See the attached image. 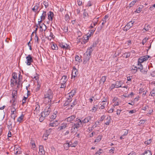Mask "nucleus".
<instances>
[{"mask_svg":"<svg viewBox=\"0 0 155 155\" xmlns=\"http://www.w3.org/2000/svg\"><path fill=\"white\" fill-rule=\"evenodd\" d=\"M53 97V92L50 89H49L47 91L45 92L44 96V102L45 104L51 105Z\"/></svg>","mask_w":155,"mask_h":155,"instance_id":"nucleus-1","label":"nucleus"},{"mask_svg":"<svg viewBox=\"0 0 155 155\" xmlns=\"http://www.w3.org/2000/svg\"><path fill=\"white\" fill-rule=\"evenodd\" d=\"M51 111L50 106L48 107H46L43 112H41V116L40 117L39 120L41 122L45 118L48 116L50 114Z\"/></svg>","mask_w":155,"mask_h":155,"instance_id":"nucleus-2","label":"nucleus"},{"mask_svg":"<svg viewBox=\"0 0 155 155\" xmlns=\"http://www.w3.org/2000/svg\"><path fill=\"white\" fill-rule=\"evenodd\" d=\"M92 50L87 49L86 52L84 54L83 58V63L85 64L88 61L91 57V54L92 53Z\"/></svg>","mask_w":155,"mask_h":155,"instance_id":"nucleus-3","label":"nucleus"},{"mask_svg":"<svg viewBox=\"0 0 155 155\" xmlns=\"http://www.w3.org/2000/svg\"><path fill=\"white\" fill-rule=\"evenodd\" d=\"M76 128L78 129L79 128V127L82 125V122L81 120L79 119H78L77 118L76 120V122L74 123V124H73Z\"/></svg>","mask_w":155,"mask_h":155,"instance_id":"nucleus-4","label":"nucleus"},{"mask_svg":"<svg viewBox=\"0 0 155 155\" xmlns=\"http://www.w3.org/2000/svg\"><path fill=\"white\" fill-rule=\"evenodd\" d=\"M26 63L28 65H30L31 63L33 61V60L32 57L30 55H28L26 57Z\"/></svg>","mask_w":155,"mask_h":155,"instance_id":"nucleus-5","label":"nucleus"},{"mask_svg":"<svg viewBox=\"0 0 155 155\" xmlns=\"http://www.w3.org/2000/svg\"><path fill=\"white\" fill-rule=\"evenodd\" d=\"M35 108L34 110V114L36 115L38 114L40 112V106L38 102L35 103Z\"/></svg>","mask_w":155,"mask_h":155,"instance_id":"nucleus-6","label":"nucleus"},{"mask_svg":"<svg viewBox=\"0 0 155 155\" xmlns=\"http://www.w3.org/2000/svg\"><path fill=\"white\" fill-rule=\"evenodd\" d=\"M134 21H131L128 23L125 27V29L126 31L129 30L133 25V24L134 23Z\"/></svg>","mask_w":155,"mask_h":155,"instance_id":"nucleus-7","label":"nucleus"},{"mask_svg":"<svg viewBox=\"0 0 155 155\" xmlns=\"http://www.w3.org/2000/svg\"><path fill=\"white\" fill-rule=\"evenodd\" d=\"M92 117L91 116H89L85 117L83 120L81 121L82 125L83 124L89 122L91 120Z\"/></svg>","mask_w":155,"mask_h":155,"instance_id":"nucleus-8","label":"nucleus"},{"mask_svg":"<svg viewBox=\"0 0 155 155\" xmlns=\"http://www.w3.org/2000/svg\"><path fill=\"white\" fill-rule=\"evenodd\" d=\"M76 91L75 90H72L68 94V96L69 97L68 99V101L69 102H70L71 101V99L72 97H73Z\"/></svg>","mask_w":155,"mask_h":155,"instance_id":"nucleus-9","label":"nucleus"},{"mask_svg":"<svg viewBox=\"0 0 155 155\" xmlns=\"http://www.w3.org/2000/svg\"><path fill=\"white\" fill-rule=\"evenodd\" d=\"M78 74V71L75 68V67H74L73 68V69L72 71V79H73V77L75 78L76 76H77Z\"/></svg>","mask_w":155,"mask_h":155,"instance_id":"nucleus-10","label":"nucleus"},{"mask_svg":"<svg viewBox=\"0 0 155 155\" xmlns=\"http://www.w3.org/2000/svg\"><path fill=\"white\" fill-rule=\"evenodd\" d=\"M60 47L64 49H68L69 48V45L64 43H61L59 44Z\"/></svg>","mask_w":155,"mask_h":155,"instance_id":"nucleus-11","label":"nucleus"},{"mask_svg":"<svg viewBox=\"0 0 155 155\" xmlns=\"http://www.w3.org/2000/svg\"><path fill=\"white\" fill-rule=\"evenodd\" d=\"M69 124L66 123H63L61 124V126L59 127L60 128V130H61L64 129L68 126Z\"/></svg>","mask_w":155,"mask_h":155,"instance_id":"nucleus-12","label":"nucleus"},{"mask_svg":"<svg viewBox=\"0 0 155 155\" xmlns=\"http://www.w3.org/2000/svg\"><path fill=\"white\" fill-rule=\"evenodd\" d=\"M123 132L124 134L120 137V139L121 140L124 139L125 138V136H126L128 134V130L124 129V130Z\"/></svg>","mask_w":155,"mask_h":155,"instance_id":"nucleus-13","label":"nucleus"},{"mask_svg":"<svg viewBox=\"0 0 155 155\" xmlns=\"http://www.w3.org/2000/svg\"><path fill=\"white\" fill-rule=\"evenodd\" d=\"M48 19L49 21H52L53 20V17L54 15V14L53 12L50 11L48 13Z\"/></svg>","mask_w":155,"mask_h":155,"instance_id":"nucleus-14","label":"nucleus"},{"mask_svg":"<svg viewBox=\"0 0 155 155\" xmlns=\"http://www.w3.org/2000/svg\"><path fill=\"white\" fill-rule=\"evenodd\" d=\"M39 153L41 155L45 154V150L43 146L41 145L39 146Z\"/></svg>","mask_w":155,"mask_h":155,"instance_id":"nucleus-15","label":"nucleus"},{"mask_svg":"<svg viewBox=\"0 0 155 155\" xmlns=\"http://www.w3.org/2000/svg\"><path fill=\"white\" fill-rule=\"evenodd\" d=\"M14 121L11 119L8 120V121L7 123V124L8 125V128H12V122Z\"/></svg>","mask_w":155,"mask_h":155,"instance_id":"nucleus-16","label":"nucleus"},{"mask_svg":"<svg viewBox=\"0 0 155 155\" xmlns=\"http://www.w3.org/2000/svg\"><path fill=\"white\" fill-rule=\"evenodd\" d=\"M75 116L74 115H72L66 118L65 120H67L68 122H71L75 119Z\"/></svg>","mask_w":155,"mask_h":155,"instance_id":"nucleus-17","label":"nucleus"},{"mask_svg":"<svg viewBox=\"0 0 155 155\" xmlns=\"http://www.w3.org/2000/svg\"><path fill=\"white\" fill-rule=\"evenodd\" d=\"M59 124L57 120H55L52 123H50L49 126L52 127H56Z\"/></svg>","mask_w":155,"mask_h":155,"instance_id":"nucleus-18","label":"nucleus"},{"mask_svg":"<svg viewBox=\"0 0 155 155\" xmlns=\"http://www.w3.org/2000/svg\"><path fill=\"white\" fill-rule=\"evenodd\" d=\"M123 82L121 81H117L115 83L116 87L118 88L121 87Z\"/></svg>","mask_w":155,"mask_h":155,"instance_id":"nucleus-19","label":"nucleus"},{"mask_svg":"<svg viewBox=\"0 0 155 155\" xmlns=\"http://www.w3.org/2000/svg\"><path fill=\"white\" fill-rule=\"evenodd\" d=\"M144 7L143 5H140L138 8L134 12L138 13H140L142 9Z\"/></svg>","mask_w":155,"mask_h":155,"instance_id":"nucleus-20","label":"nucleus"},{"mask_svg":"<svg viewBox=\"0 0 155 155\" xmlns=\"http://www.w3.org/2000/svg\"><path fill=\"white\" fill-rule=\"evenodd\" d=\"M17 83L16 79H11V85L12 87L15 86Z\"/></svg>","mask_w":155,"mask_h":155,"instance_id":"nucleus-21","label":"nucleus"},{"mask_svg":"<svg viewBox=\"0 0 155 155\" xmlns=\"http://www.w3.org/2000/svg\"><path fill=\"white\" fill-rule=\"evenodd\" d=\"M47 15L46 12L45 11H43L40 17L41 19V20H44L45 19Z\"/></svg>","mask_w":155,"mask_h":155,"instance_id":"nucleus-22","label":"nucleus"},{"mask_svg":"<svg viewBox=\"0 0 155 155\" xmlns=\"http://www.w3.org/2000/svg\"><path fill=\"white\" fill-rule=\"evenodd\" d=\"M140 0H133L129 5V7L130 8L133 6L136 2L139 1Z\"/></svg>","mask_w":155,"mask_h":155,"instance_id":"nucleus-23","label":"nucleus"},{"mask_svg":"<svg viewBox=\"0 0 155 155\" xmlns=\"http://www.w3.org/2000/svg\"><path fill=\"white\" fill-rule=\"evenodd\" d=\"M67 76L65 75L63 76L60 82L63 83H65L67 80H66Z\"/></svg>","mask_w":155,"mask_h":155,"instance_id":"nucleus-24","label":"nucleus"},{"mask_svg":"<svg viewBox=\"0 0 155 155\" xmlns=\"http://www.w3.org/2000/svg\"><path fill=\"white\" fill-rule=\"evenodd\" d=\"M39 8L38 5L36 4L34 7L32 8V11L36 12L38 10Z\"/></svg>","mask_w":155,"mask_h":155,"instance_id":"nucleus-25","label":"nucleus"},{"mask_svg":"<svg viewBox=\"0 0 155 155\" xmlns=\"http://www.w3.org/2000/svg\"><path fill=\"white\" fill-rule=\"evenodd\" d=\"M106 119L107 120H108L106 122H105V124L107 125H109L110 124L111 122L110 120H111V118L110 116H109L107 117Z\"/></svg>","mask_w":155,"mask_h":155,"instance_id":"nucleus-26","label":"nucleus"},{"mask_svg":"<svg viewBox=\"0 0 155 155\" xmlns=\"http://www.w3.org/2000/svg\"><path fill=\"white\" fill-rule=\"evenodd\" d=\"M151 151L149 150H147L144 151V153L140 155H151Z\"/></svg>","mask_w":155,"mask_h":155,"instance_id":"nucleus-27","label":"nucleus"},{"mask_svg":"<svg viewBox=\"0 0 155 155\" xmlns=\"http://www.w3.org/2000/svg\"><path fill=\"white\" fill-rule=\"evenodd\" d=\"M64 149L66 150H68V149L69 147H70V143L67 142L66 143H64Z\"/></svg>","mask_w":155,"mask_h":155,"instance_id":"nucleus-28","label":"nucleus"},{"mask_svg":"<svg viewBox=\"0 0 155 155\" xmlns=\"http://www.w3.org/2000/svg\"><path fill=\"white\" fill-rule=\"evenodd\" d=\"M108 16L106 15L104 16V17L102 19V21L103 22L102 23V25H103L106 22V19L108 18Z\"/></svg>","mask_w":155,"mask_h":155,"instance_id":"nucleus-29","label":"nucleus"},{"mask_svg":"<svg viewBox=\"0 0 155 155\" xmlns=\"http://www.w3.org/2000/svg\"><path fill=\"white\" fill-rule=\"evenodd\" d=\"M77 131H78V129L76 128L72 124L71 127V133H74Z\"/></svg>","mask_w":155,"mask_h":155,"instance_id":"nucleus-30","label":"nucleus"},{"mask_svg":"<svg viewBox=\"0 0 155 155\" xmlns=\"http://www.w3.org/2000/svg\"><path fill=\"white\" fill-rule=\"evenodd\" d=\"M102 138V136L101 135H99L96 139L94 141V142H98L101 141Z\"/></svg>","mask_w":155,"mask_h":155,"instance_id":"nucleus-31","label":"nucleus"},{"mask_svg":"<svg viewBox=\"0 0 155 155\" xmlns=\"http://www.w3.org/2000/svg\"><path fill=\"white\" fill-rule=\"evenodd\" d=\"M17 94V91L16 90H14L12 92V98L15 99V97L16 96Z\"/></svg>","mask_w":155,"mask_h":155,"instance_id":"nucleus-32","label":"nucleus"},{"mask_svg":"<svg viewBox=\"0 0 155 155\" xmlns=\"http://www.w3.org/2000/svg\"><path fill=\"white\" fill-rule=\"evenodd\" d=\"M106 79V77L105 76H103L100 79V83H103L104 84L105 82Z\"/></svg>","mask_w":155,"mask_h":155,"instance_id":"nucleus-33","label":"nucleus"},{"mask_svg":"<svg viewBox=\"0 0 155 155\" xmlns=\"http://www.w3.org/2000/svg\"><path fill=\"white\" fill-rule=\"evenodd\" d=\"M24 116L23 114H22L20 117H19L17 119V121L21 123L23 119Z\"/></svg>","mask_w":155,"mask_h":155,"instance_id":"nucleus-34","label":"nucleus"},{"mask_svg":"<svg viewBox=\"0 0 155 155\" xmlns=\"http://www.w3.org/2000/svg\"><path fill=\"white\" fill-rule=\"evenodd\" d=\"M69 143H70V146L71 147H75L77 145V142L76 141L74 142L73 143H72V142Z\"/></svg>","mask_w":155,"mask_h":155,"instance_id":"nucleus-35","label":"nucleus"},{"mask_svg":"<svg viewBox=\"0 0 155 155\" xmlns=\"http://www.w3.org/2000/svg\"><path fill=\"white\" fill-rule=\"evenodd\" d=\"M98 108V105H94L92 109V111H96Z\"/></svg>","mask_w":155,"mask_h":155,"instance_id":"nucleus-36","label":"nucleus"},{"mask_svg":"<svg viewBox=\"0 0 155 155\" xmlns=\"http://www.w3.org/2000/svg\"><path fill=\"white\" fill-rule=\"evenodd\" d=\"M52 49L53 50H57L58 49V47L57 45L56 44H53L51 46Z\"/></svg>","mask_w":155,"mask_h":155,"instance_id":"nucleus-37","label":"nucleus"},{"mask_svg":"<svg viewBox=\"0 0 155 155\" xmlns=\"http://www.w3.org/2000/svg\"><path fill=\"white\" fill-rule=\"evenodd\" d=\"M77 104V101L76 99H75L73 102V103H72V104L71 105V108L72 107H73L75 105H76Z\"/></svg>","mask_w":155,"mask_h":155,"instance_id":"nucleus-38","label":"nucleus"},{"mask_svg":"<svg viewBox=\"0 0 155 155\" xmlns=\"http://www.w3.org/2000/svg\"><path fill=\"white\" fill-rule=\"evenodd\" d=\"M145 61L143 59V57H141L138 60V63H140L141 64L142 62H143V61Z\"/></svg>","mask_w":155,"mask_h":155,"instance_id":"nucleus-39","label":"nucleus"},{"mask_svg":"<svg viewBox=\"0 0 155 155\" xmlns=\"http://www.w3.org/2000/svg\"><path fill=\"white\" fill-rule=\"evenodd\" d=\"M96 46V45L95 44V43H94L92 45H91V46L89 48H88L87 49H90V50H91V49L92 52L93 50V48L94 47H95Z\"/></svg>","mask_w":155,"mask_h":155,"instance_id":"nucleus-40","label":"nucleus"},{"mask_svg":"<svg viewBox=\"0 0 155 155\" xmlns=\"http://www.w3.org/2000/svg\"><path fill=\"white\" fill-rule=\"evenodd\" d=\"M76 61H78L79 62H80L81 60V58L79 56L77 55L75 58Z\"/></svg>","mask_w":155,"mask_h":155,"instance_id":"nucleus-41","label":"nucleus"},{"mask_svg":"<svg viewBox=\"0 0 155 155\" xmlns=\"http://www.w3.org/2000/svg\"><path fill=\"white\" fill-rule=\"evenodd\" d=\"M65 20L66 21L68 22L69 20V17L68 14H66L65 15Z\"/></svg>","mask_w":155,"mask_h":155,"instance_id":"nucleus-42","label":"nucleus"},{"mask_svg":"<svg viewBox=\"0 0 155 155\" xmlns=\"http://www.w3.org/2000/svg\"><path fill=\"white\" fill-rule=\"evenodd\" d=\"M12 78L13 79H17V74L15 72H14L12 74Z\"/></svg>","mask_w":155,"mask_h":155,"instance_id":"nucleus-43","label":"nucleus"},{"mask_svg":"<svg viewBox=\"0 0 155 155\" xmlns=\"http://www.w3.org/2000/svg\"><path fill=\"white\" fill-rule=\"evenodd\" d=\"M137 65L138 66V67H137V68L140 69V70L143 68V66L141 64L138 63Z\"/></svg>","mask_w":155,"mask_h":155,"instance_id":"nucleus-44","label":"nucleus"},{"mask_svg":"<svg viewBox=\"0 0 155 155\" xmlns=\"http://www.w3.org/2000/svg\"><path fill=\"white\" fill-rule=\"evenodd\" d=\"M16 116L15 114H11V120H12L14 121H15V118Z\"/></svg>","mask_w":155,"mask_h":155,"instance_id":"nucleus-45","label":"nucleus"},{"mask_svg":"<svg viewBox=\"0 0 155 155\" xmlns=\"http://www.w3.org/2000/svg\"><path fill=\"white\" fill-rule=\"evenodd\" d=\"M140 72L143 74H146L147 73V70L145 69H142L140 70Z\"/></svg>","mask_w":155,"mask_h":155,"instance_id":"nucleus-46","label":"nucleus"},{"mask_svg":"<svg viewBox=\"0 0 155 155\" xmlns=\"http://www.w3.org/2000/svg\"><path fill=\"white\" fill-rule=\"evenodd\" d=\"M98 108L100 109H103L105 107V106H104L103 105H102V104H98Z\"/></svg>","mask_w":155,"mask_h":155,"instance_id":"nucleus-47","label":"nucleus"},{"mask_svg":"<svg viewBox=\"0 0 155 155\" xmlns=\"http://www.w3.org/2000/svg\"><path fill=\"white\" fill-rule=\"evenodd\" d=\"M63 31L65 32H67L68 31V28L66 26H62ZM63 29V28H62Z\"/></svg>","mask_w":155,"mask_h":155,"instance_id":"nucleus-48","label":"nucleus"},{"mask_svg":"<svg viewBox=\"0 0 155 155\" xmlns=\"http://www.w3.org/2000/svg\"><path fill=\"white\" fill-rule=\"evenodd\" d=\"M149 28H150V25H145L144 29L146 31H148L149 30Z\"/></svg>","mask_w":155,"mask_h":155,"instance_id":"nucleus-49","label":"nucleus"},{"mask_svg":"<svg viewBox=\"0 0 155 155\" xmlns=\"http://www.w3.org/2000/svg\"><path fill=\"white\" fill-rule=\"evenodd\" d=\"M35 40L36 41L37 43H39V38L38 36L36 35V34H35Z\"/></svg>","mask_w":155,"mask_h":155,"instance_id":"nucleus-50","label":"nucleus"},{"mask_svg":"<svg viewBox=\"0 0 155 155\" xmlns=\"http://www.w3.org/2000/svg\"><path fill=\"white\" fill-rule=\"evenodd\" d=\"M49 135V134H44L43 136V138H44L45 140H46L47 139Z\"/></svg>","mask_w":155,"mask_h":155,"instance_id":"nucleus-51","label":"nucleus"},{"mask_svg":"<svg viewBox=\"0 0 155 155\" xmlns=\"http://www.w3.org/2000/svg\"><path fill=\"white\" fill-rule=\"evenodd\" d=\"M142 57L143 58V59H144V61H147L148 59V58H149L150 57V56L149 55H147L144 56L143 57Z\"/></svg>","mask_w":155,"mask_h":155,"instance_id":"nucleus-52","label":"nucleus"},{"mask_svg":"<svg viewBox=\"0 0 155 155\" xmlns=\"http://www.w3.org/2000/svg\"><path fill=\"white\" fill-rule=\"evenodd\" d=\"M86 10H84V12H83V16L85 18V17H86L88 15L87 13L86 12Z\"/></svg>","mask_w":155,"mask_h":155,"instance_id":"nucleus-53","label":"nucleus"},{"mask_svg":"<svg viewBox=\"0 0 155 155\" xmlns=\"http://www.w3.org/2000/svg\"><path fill=\"white\" fill-rule=\"evenodd\" d=\"M40 86V85L38 83L37 87L35 89V91H38L39 90Z\"/></svg>","mask_w":155,"mask_h":155,"instance_id":"nucleus-54","label":"nucleus"},{"mask_svg":"<svg viewBox=\"0 0 155 155\" xmlns=\"http://www.w3.org/2000/svg\"><path fill=\"white\" fill-rule=\"evenodd\" d=\"M16 110V109L15 107H13L11 110V114H15L14 112Z\"/></svg>","mask_w":155,"mask_h":155,"instance_id":"nucleus-55","label":"nucleus"},{"mask_svg":"<svg viewBox=\"0 0 155 155\" xmlns=\"http://www.w3.org/2000/svg\"><path fill=\"white\" fill-rule=\"evenodd\" d=\"M43 4L45 5V8H47L48 6V3L46 1H44L43 2Z\"/></svg>","mask_w":155,"mask_h":155,"instance_id":"nucleus-56","label":"nucleus"},{"mask_svg":"<svg viewBox=\"0 0 155 155\" xmlns=\"http://www.w3.org/2000/svg\"><path fill=\"white\" fill-rule=\"evenodd\" d=\"M151 142V140L150 139L149 140H148L147 141H146L144 142V143L145 144H149Z\"/></svg>","mask_w":155,"mask_h":155,"instance_id":"nucleus-57","label":"nucleus"},{"mask_svg":"<svg viewBox=\"0 0 155 155\" xmlns=\"http://www.w3.org/2000/svg\"><path fill=\"white\" fill-rule=\"evenodd\" d=\"M77 3L79 6H81L82 4V1L81 0H77Z\"/></svg>","mask_w":155,"mask_h":155,"instance_id":"nucleus-58","label":"nucleus"},{"mask_svg":"<svg viewBox=\"0 0 155 155\" xmlns=\"http://www.w3.org/2000/svg\"><path fill=\"white\" fill-rule=\"evenodd\" d=\"M15 99H14L13 100L12 99L10 101V102L12 103V105L13 106H14L15 105Z\"/></svg>","mask_w":155,"mask_h":155,"instance_id":"nucleus-59","label":"nucleus"},{"mask_svg":"<svg viewBox=\"0 0 155 155\" xmlns=\"http://www.w3.org/2000/svg\"><path fill=\"white\" fill-rule=\"evenodd\" d=\"M102 150L101 149H100L96 153H95V154L96 155H97V154H98L99 155H100V154L101 153V151Z\"/></svg>","mask_w":155,"mask_h":155,"instance_id":"nucleus-60","label":"nucleus"},{"mask_svg":"<svg viewBox=\"0 0 155 155\" xmlns=\"http://www.w3.org/2000/svg\"><path fill=\"white\" fill-rule=\"evenodd\" d=\"M61 86L60 87V88H64L66 87L65 84V83H63L62 82H61Z\"/></svg>","mask_w":155,"mask_h":155,"instance_id":"nucleus-61","label":"nucleus"},{"mask_svg":"<svg viewBox=\"0 0 155 155\" xmlns=\"http://www.w3.org/2000/svg\"><path fill=\"white\" fill-rule=\"evenodd\" d=\"M95 29H96V28H95L94 30L93 29V30H90L89 31L90 32V33H89V34H91L92 35H93L94 34V32L95 30Z\"/></svg>","mask_w":155,"mask_h":155,"instance_id":"nucleus-62","label":"nucleus"},{"mask_svg":"<svg viewBox=\"0 0 155 155\" xmlns=\"http://www.w3.org/2000/svg\"><path fill=\"white\" fill-rule=\"evenodd\" d=\"M150 94H151V96H153L155 94V90L154 89L152 90L150 92Z\"/></svg>","mask_w":155,"mask_h":155,"instance_id":"nucleus-63","label":"nucleus"},{"mask_svg":"<svg viewBox=\"0 0 155 155\" xmlns=\"http://www.w3.org/2000/svg\"><path fill=\"white\" fill-rule=\"evenodd\" d=\"M56 117V115L55 114H53L51 116V119H54Z\"/></svg>","mask_w":155,"mask_h":155,"instance_id":"nucleus-64","label":"nucleus"}]
</instances>
